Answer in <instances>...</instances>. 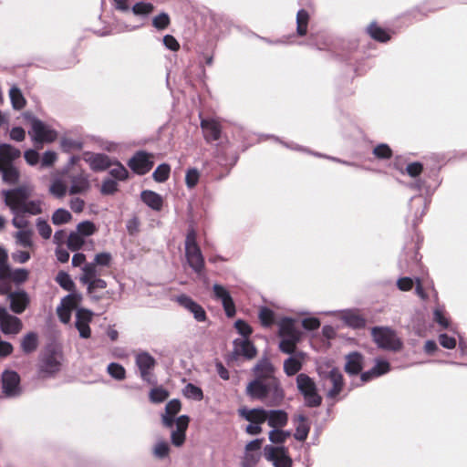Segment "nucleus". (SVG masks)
Segmentation results:
<instances>
[{
  "label": "nucleus",
  "mask_w": 467,
  "mask_h": 467,
  "mask_svg": "<svg viewBox=\"0 0 467 467\" xmlns=\"http://www.w3.org/2000/svg\"><path fill=\"white\" fill-rule=\"evenodd\" d=\"M234 354L235 356H244L251 359L256 355V348L254 345L247 338H236L234 340Z\"/></svg>",
  "instance_id": "obj_24"
},
{
  "label": "nucleus",
  "mask_w": 467,
  "mask_h": 467,
  "mask_svg": "<svg viewBox=\"0 0 467 467\" xmlns=\"http://www.w3.org/2000/svg\"><path fill=\"white\" fill-rule=\"evenodd\" d=\"M341 320L349 327L359 329L366 326V319L356 310H344L341 314Z\"/></svg>",
  "instance_id": "obj_28"
},
{
  "label": "nucleus",
  "mask_w": 467,
  "mask_h": 467,
  "mask_svg": "<svg viewBox=\"0 0 467 467\" xmlns=\"http://www.w3.org/2000/svg\"><path fill=\"white\" fill-rule=\"evenodd\" d=\"M320 377L323 379L329 380L332 388L327 391V397L328 399H335L343 389L344 380L343 375L337 368H331L327 372H320Z\"/></svg>",
  "instance_id": "obj_13"
},
{
  "label": "nucleus",
  "mask_w": 467,
  "mask_h": 467,
  "mask_svg": "<svg viewBox=\"0 0 467 467\" xmlns=\"http://www.w3.org/2000/svg\"><path fill=\"white\" fill-rule=\"evenodd\" d=\"M62 354L55 347H48L41 354L38 363V373L42 378L53 377L60 370Z\"/></svg>",
  "instance_id": "obj_3"
},
{
  "label": "nucleus",
  "mask_w": 467,
  "mask_h": 467,
  "mask_svg": "<svg viewBox=\"0 0 467 467\" xmlns=\"http://www.w3.org/2000/svg\"><path fill=\"white\" fill-rule=\"evenodd\" d=\"M245 392L251 400H257L265 403L269 396L268 382L265 383L263 379H254L248 383Z\"/></svg>",
  "instance_id": "obj_15"
},
{
  "label": "nucleus",
  "mask_w": 467,
  "mask_h": 467,
  "mask_svg": "<svg viewBox=\"0 0 467 467\" xmlns=\"http://www.w3.org/2000/svg\"><path fill=\"white\" fill-rule=\"evenodd\" d=\"M171 167L167 163L160 164L152 173V178L157 182H164L168 180Z\"/></svg>",
  "instance_id": "obj_50"
},
{
  "label": "nucleus",
  "mask_w": 467,
  "mask_h": 467,
  "mask_svg": "<svg viewBox=\"0 0 467 467\" xmlns=\"http://www.w3.org/2000/svg\"><path fill=\"white\" fill-rule=\"evenodd\" d=\"M296 387L303 395L306 406L316 408L321 405L322 397L317 393L315 381L308 375L300 373L296 376Z\"/></svg>",
  "instance_id": "obj_4"
},
{
  "label": "nucleus",
  "mask_w": 467,
  "mask_h": 467,
  "mask_svg": "<svg viewBox=\"0 0 467 467\" xmlns=\"http://www.w3.org/2000/svg\"><path fill=\"white\" fill-rule=\"evenodd\" d=\"M82 158L84 161L89 165V168L95 172L104 171L114 164L113 160H111L110 157L105 153L85 151Z\"/></svg>",
  "instance_id": "obj_12"
},
{
  "label": "nucleus",
  "mask_w": 467,
  "mask_h": 467,
  "mask_svg": "<svg viewBox=\"0 0 467 467\" xmlns=\"http://www.w3.org/2000/svg\"><path fill=\"white\" fill-rule=\"evenodd\" d=\"M301 368L302 363L294 357H289L284 361V371L287 376L296 375Z\"/></svg>",
  "instance_id": "obj_47"
},
{
  "label": "nucleus",
  "mask_w": 467,
  "mask_h": 467,
  "mask_svg": "<svg viewBox=\"0 0 467 467\" xmlns=\"http://www.w3.org/2000/svg\"><path fill=\"white\" fill-rule=\"evenodd\" d=\"M291 432L289 431H283L279 428H274L269 431V441L275 444H282L285 440L290 437Z\"/></svg>",
  "instance_id": "obj_51"
},
{
  "label": "nucleus",
  "mask_w": 467,
  "mask_h": 467,
  "mask_svg": "<svg viewBox=\"0 0 467 467\" xmlns=\"http://www.w3.org/2000/svg\"><path fill=\"white\" fill-rule=\"evenodd\" d=\"M196 238L197 234L195 230L192 227L189 228L187 231L184 244L185 251L193 250V248H200V246L197 244Z\"/></svg>",
  "instance_id": "obj_63"
},
{
  "label": "nucleus",
  "mask_w": 467,
  "mask_h": 467,
  "mask_svg": "<svg viewBox=\"0 0 467 467\" xmlns=\"http://www.w3.org/2000/svg\"><path fill=\"white\" fill-rule=\"evenodd\" d=\"M254 373L256 378L259 379H275L274 377L275 368L268 358L264 357L258 360L256 365L253 368Z\"/></svg>",
  "instance_id": "obj_25"
},
{
  "label": "nucleus",
  "mask_w": 467,
  "mask_h": 467,
  "mask_svg": "<svg viewBox=\"0 0 467 467\" xmlns=\"http://www.w3.org/2000/svg\"><path fill=\"white\" fill-rule=\"evenodd\" d=\"M169 397V392L161 388H154L150 392V400L153 403L163 402Z\"/></svg>",
  "instance_id": "obj_60"
},
{
  "label": "nucleus",
  "mask_w": 467,
  "mask_h": 467,
  "mask_svg": "<svg viewBox=\"0 0 467 467\" xmlns=\"http://www.w3.org/2000/svg\"><path fill=\"white\" fill-rule=\"evenodd\" d=\"M170 24V16L165 12H161L152 18V26L159 31L166 29Z\"/></svg>",
  "instance_id": "obj_55"
},
{
  "label": "nucleus",
  "mask_w": 467,
  "mask_h": 467,
  "mask_svg": "<svg viewBox=\"0 0 467 467\" xmlns=\"http://www.w3.org/2000/svg\"><path fill=\"white\" fill-rule=\"evenodd\" d=\"M20 155L21 151L14 146L7 143L0 144V156L2 159L11 162L20 157Z\"/></svg>",
  "instance_id": "obj_41"
},
{
  "label": "nucleus",
  "mask_w": 467,
  "mask_h": 467,
  "mask_svg": "<svg viewBox=\"0 0 467 467\" xmlns=\"http://www.w3.org/2000/svg\"><path fill=\"white\" fill-rule=\"evenodd\" d=\"M36 226L38 231V234L43 239H49L52 234V229L47 222L42 218L36 219Z\"/></svg>",
  "instance_id": "obj_59"
},
{
  "label": "nucleus",
  "mask_w": 467,
  "mask_h": 467,
  "mask_svg": "<svg viewBox=\"0 0 467 467\" xmlns=\"http://www.w3.org/2000/svg\"><path fill=\"white\" fill-rule=\"evenodd\" d=\"M267 423L273 428H282L286 425L288 420L287 413L282 410H268Z\"/></svg>",
  "instance_id": "obj_31"
},
{
  "label": "nucleus",
  "mask_w": 467,
  "mask_h": 467,
  "mask_svg": "<svg viewBox=\"0 0 467 467\" xmlns=\"http://www.w3.org/2000/svg\"><path fill=\"white\" fill-rule=\"evenodd\" d=\"M269 396L265 400V404L268 406H278L284 400L285 393L284 389L280 386L277 379H272L268 381Z\"/></svg>",
  "instance_id": "obj_26"
},
{
  "label": "nucleus",
  "mask_w": 467,
  "mask_h": 467,
  "mask_svg": "<svg viewBox=\"0 0 467 467\" xmlns=\"http://www.w3.org/2000/svg\"><path fill=\"white\" fill-rule=\"evenodd\" d=\"M374 156L379 160H389L392 157V150L386 143H380L373 149Z\"/></svg>",
  "instance_id": "obj_56"
},
{
  "label": "nucleus",
  "mask_w": 467,
  "mask_h": 467,
  "mask_svg": "<svg viewBox=\"0 0 467 467\" xmlns=\"http://www.w3.org/2000/svg\"><path fill=\"white\" fill-rule=\"evenodd\" d=\"M67 179L70 183L68 188L70 195L85 194L91 189L90 176L82 169L67 173Z\"/></svg>",
  "instance_id": "obj_7"
},
{
  "label": "nucleus",
  "mask_w": 467,
  "mask_h": 467,
  "mask_svg": "<svg viewBox=\"0 0 467 467\" xmlns=\"http://www.w3.org/2000/svg\"><path fill=\"white\" fill-rule=\"evenodd\" d=\"M97 228L93 222L83 221L77 225V233L81 236H90L96 232Z\"/></svg>",
  "instance_id": "obj_58"
},
{
  "label": "nucleus",
  "mask_w": 467,
  "mask_h": 467,
  "mask_svg": "<svg viewBox=\"0 0 467 467\" xmlns=\"http://www.w3.org/2000/svg\"><path fill=\"white\" fill-rule=\"evenodd\" d=\"M84 243L85 241L83 236L77 232H71L67 236V246L68 250L76 252L83 246Z\"/></svg>",
  "instance_id": "obj_48"
},
{
  "label": "nucleus",
  "mask_w": 467,
  "mask_h": 467,
  "mask_svg": "<svg viewBox=\"0 0 467 467\" xmlns=\"http://www.w3.org/2000/svg\"><path fill=\"white\" fill-rule=\"evenodd\" d=\"M72 218L71 213L63 208L56 210L52 214V223L55 225H61L68 223Z\"/></svg>",
  "instance_id": "obj_52"
},
{
  "label": "nucleus",
  "mask_w": 467,
  "mask_h": 467,
  "mask_svg": "<svg viewBox=\"0 0 467 467\" xmlns=\"http://www.w3.org/2000/svg\"><path fill=\"white\" fill-rule=\"evenodd\" d=\"M0 173L2 174L3 181L9 184H15L19 180V171L12 164L3 166L0 163Z\"/></svg>",
  "instance_id": "obj_34"
},
{
  "label": "nucleus",
  "mask_w": 467,
  "mask_h": 467,
  "mask_svg": "<svg viewBox=\"0 0 467 467\" xmlns=\"http://www.w3.org/2000/svg\"><path fill=\"white\" fill-rule=\"evenodd\" d=\"M7 297L10 301V309L16 314L23 313L29 304L28 295L24 290L15 292L10 290Z\"/></svg>",
  "instance_id": "obj_20"
},
{
  "label": "nucleus",
  "mask_w": 467,
  "mask_h": 467,
  "mask_svg": "<svg viewBox=\"0 0 467 467\" xmlns=\"http://www.w3.org/2000/svg\"><path fill=\"white\" fill-rule=\"evenodd\" d=\"M185 257L192 270L199 276H202L204 274L205 262L201 248L185 251Z\"/></svg>",
  "instance_id": "obj_19"
},
{
  "label": "nucleus",
  "mask_w": 467,
  "mask_h": 467,
  "mask_svg": "<svg viewBox=\"0 0 467 467\" xmlns=\"http://www.w3.org/2000/svg\"><path fill=\"white\" fill-rule=\"evenodd\" d=\"M22 118L31 126L28 135L35 144L51 143L57 140V132L31 111L23 112Z\"/></svg>",
  "instance_id": "obj_2"
},
{
  "label": "nucleus",
  "mask_w": 467,
  "mask_h": 467,
  "mask_svg": "<svg viewBox=\"0 0 467 467\" xmlns=\"http://www.w3.org/2000/svg\"><path fill=\"white\" fill-rule=\"evenodd\" d=\"M364 357L358 351L346 356L345 371L350 376L358 375L363 369Z\"/></svg>",
  "instance_id": "obj_23"
},
{
  "label": "nucleus",
  "mask_w": 467,
  "mask_h": 467,
  "mask_svg": "<svg viewBox=\"0 0 467 467\" xmlns=\"http://www.w3.org/2000/svg\"><path fill=\"white\" fill-rule=\"evenodd\" d=\"M49 192L57 198H62L65 196L67 192H68V190L60 179H56L52 182L49 187Z\"/></svg>",
  "instance_id": "obj_57"
},
{
  "label": "nucleus",
  "mask_w": 467,
  "mask_h": 467,
  "mask_svg": "<svg viewBox=\"0 0 467 467\" xmlns=\"http://www.w3.org/2000/svg\"><path fill=\"white\" fill-rule=\"evenodd\" d=\"M296 34L299 36H304L307 33L309 14L305 9H300L296 13Z\"/></svg>",
  "instance_id": "obj_36"
},
{
  "label": "nucleus",
  "mask_w": 467,
  "mask_h": 467,
  "mask_svg": "<svg viewBox=\"0 0 467 467\" xmlns=\"http://www.w3.org/2000/svg\"><path fill=\"white\" fill-rule=\"evenodd\" d=\"M28 275L29 272L25 268L12 270L10 265H8V269L5 271L2 278H5L8 282L11 280L16 284L20 285L27 280Z\"/></svg>",
  "instance_id": "obj_32"
},
{
  "label": "nucleus",
  "mask_w": 467,
  "mask_h": 467,
  "mask_svg": "<svg viewBox=\"0 0 467 467\" xmlns=\"http://www.w3.org/2000/svg\"><path fill=\"white\" fill-rule=\"evenodd\" d=\"M118 191V183L115 180L105 179L102 182L100 192L103 195H112Z\"/></svg>",
  "instance_id": "obj_64"
},
{
  "label": "nucleus",
  "mask_w": 467,
  "mask_h": 467,
  "mask_svg": "<svg viewBox=\"0 0 467 467\" xmlns=\"http://www.w3.org/2000/svg\"><path fill=\"white\" fill-rule=\"evenodd\" d=\"M183 394L188 399H192L197 401H200L203 399V392L201 388L195 386L192 383H188L184 389Z\"/></svg>",
  "instance_id": "obj_54"
},
{
  "label": "nucleus",
  "mask_w": 467,
  "mask_h": 467,
  "mask_svg": "<svg viewBox=\"0 0 467 467\" xmlns=\"http://www.w3.org/2000/svg\"><path fill=\"white\" fill-rule=\"evenodd\" d=\"M141 201L150 209L160 212L163 206V199L161 194L150 191L144 190L140 192Z\"/></svg>",
  "instance_id": "obj_30"
},
{
  "label": "nucleus",
  "mask_w": 467,
  "mask_h": 467,
  "mask_svg": "<svg viewBox=\"0 0 467 467\" xmlns=\"http://www.w3.org/2000/svg\"><path fill=\"white\" fill-rule=\"evenodd\" d=\"M9 97L14 109L19 110L26 106V99L20 90L16 86H13L9 90Z\"/></svg>",
  "instance_id": "obj_39"
},
{
  "label": "nucleus",
  "mask_w": 467,
  "mask_h": 467,
  "mask_svg": "<svg viewBox=\"0 0 467 467\" xmlns=\"http://www.w3.org/2000/svg\"><path fill=\"white\" fill-rule=\"evenodd\" d=\"M201 127L204 132V138L208 142L218 140L221 137V127L213 119H202Z\"/></svg>",
  "instance_id": "obj_29"
},
{
  "label": "nucleus",
  "mask_w": 467,
  "mask_h": 467,
  "mask_svg": "<svg viewBox=\"0 0 467 467\" xmlns=\"http://www.w3.org/2000/svg\"><path fill=\"white\" fill-rule=\"evenodd\" d=\"M367 30H368V35L373 39H375L379 42L385 43V42L389 41L390 38L389 33L385 29L379 26L375 22L371 23L368 26Z\"/></svg>",
  "instance_id": "obj_38"
},
{
  "label": "nucleus",
  "mask_w": 467,
  "mask_h": 467,
  "mask_svg": "<svg viewBox=\"0 0 467 467\" xmlns=\"http://www.w3.org/2000/svg\"><path fill=\"white\" fill-rule=\"evenodd\" d=\"M200 178V172L196 168H190L186 171L185 183L189 189L194 188Z\"/></svg>",
  "instance_id": "obj_62"
},
{
  "label": "nucleus",
  "mask_w": 467,
  "mask_h": 467,
  "mask_svg": "<svg viewBox=\"0 0 467 467\" xmlns=\"http://www.w3.org/2000/svg\"><path fill=\"white\" fill-rule=\"evenodd\" d=\"M430 203V200L421 195H415L410 198V213H412V225L413 227H416L419 222L420 221L421 217L424 215L428 205Z\"/></svg>",
  "instance_id": "obj_16"
},
{
  "label": "nucleus",
  "mask_w": 467,
  "mask_h": 467,
  "mask_svg": "<svg viewBox=\"0 0 467 467\" xmlns=\"http://www.w3.org/2000/svg\"><path fill=\"white\" fill-rule=\"evenodd\" d=\"M91 319V311L83 308H80L77 311L75 326L82 338H88L90 337L89 323Z\"/></svg>",
  "instance_id": "obj_21"
},
{
  "label": "nucleus",
  "mask_w": 467,
  "mask_h": 467,
  "mask_svg": "<svg viewBox=\"0 0 467 467\" xmlns=\"http://www.w3.org/2000/svg\"><path fill=\"white\" fill-rule=\"evenodd\" d=\"M259 319L262 326L268 327L274 323V312L266 306L261 307L259 311Z\"/></svg>",
  "instance_id": "obj_61"
},
{
  "label": "nucleus",
  "mask_w": 467,
  "mask_h": 467,
  "mask_svg": "<svg viewBox=\"0 0 467 467\" xmlns=\"http://www.w3.org/2000/svg\"><path fill=\"white\" fill-rule=\"evenodd\" d=\"M107 372L117 380H123L126 378L124 367L119 363L111 362L108 365Z\"/></svg>",
  "instance_id": "obj_53"
},
{
  "label": "nucleus",
  "mask_w": 467,
  "mask_h": 467,
  "mask_svg": "<svg viewBox=\"0 0 467 467\" xmlns=\"http://www.w3.org/2000/svg\"><path fill=\"white\" fill-rule=\"evenodd\" d=\"M297 420H298V424L296 425V431L294 433V438L296 441H304L306 440V438L308 436V433L310 431V426L307 422L306 416L299 415L297 417Z\"/></svg>",
  "instance_id": "obj_35"
},
{
  "label": "nucleus",
  "mask_w": 467,
  "mask_h": 467,
  "mask_svg": "<svg viewBox=\"0 0 467 467\" xmlns=\"http://www.w3.org/2000/svg\"><path fill=\"white\" fill-rule=\"evenodd\" d=\"M33 232L31 230H20L15 234L16 243L24 248H31Z\"/></svg>",
  "instance_id": "obj_44"
},
{
  "label": "nucleus",
  "mask_w": 467,
  "mask_h": 467,
  "mask_svg": "<svg viewBox=\"0 0 467 467\" xmlns=\"http://www.w3.org/2000/svg\"><path fill=\"white\" fill-rule=\"evenodd\" d=\"M62 151L69 153L73 150H80L83 148V141L69 137H63L60 140Z\"/></svg>",
  "instance_id": "obj_40"
},
{
  "label": "nucleus",
  "mask_w": 467,
  "mask_h": 467,
  "mask_svg": "<svg viewBox=\"0 0 467 467\" xmlns=\"http://www.w3.org/2000/svg\"><path fill=\"white\" fill-rule=\"evenodd\" d=\"M279 337L290 341L299 342L302 333L296 328L293 318L285 317L279 323Z\"/></svg>",
  "instance_id": "obj_18"
},
{
  "label": "nucleus",
  "mask_w": 467,
  "mask_h": 467,
  "mask_svg": "<svg viewBox=\"0 0 467 467\" xmlns=\"http://www.w3.org/2000/svg\"><path fill=\"white\" fill-rule=\"evenodd\" d=\"M181 410V401L177 399L170 400L165 406V414L162 415V423L167 428H173L176 419L174 417Z\"/></svg>",
  "instance_id": "obj_27"
},
{
  "label": "nucleus",
  "mask_w": 467,
  "mask_h": 467,
  "mask_svg": "<svg viewBox=\"0 0 467 467\" xmlns=\"http://www.w3.org/2000/svg\"><path fill=\"white\" fill-rule=\"evenodd\" d=\"M82 275L79 276V281L84 285L89 280L98 277L97 265L95 263H87L81 267Z\"/></svg>",
  "instance_id": "obj_43"
},
{
  "label": "nucleus",
  "mask_w": 467,
  "mask_h": 467,
  "mask_svg": "<svg viewBox=\"0 0 467 467\" xmlns=\"http://www.w3.org/2000/svg\"><path fill=\"white\" fill-rule=\"evenodd\" d=\"M150 158L151 155L144 150L137 151L128 161V166L133 172L144 175L153 167Z\"/></svg>",
  "instance_id": "obj_11"
},
{
  "label": "nucleus",
  "mask_w": 467,
  "mask_h": 467,
  "mask_svg": "<svg viewBox=\"0 0 467 467\" xmlns=\"http://www.w3.org/2000/svg\"><path fill=\"white\" fill-rule=\"evenodd\" d=\"M189 417L182 415L176 419L174 424L176 429L171 431V443L176 446H182L185 441V433L189 424Z\"/></svg>",
  "instance_id": "obj_22"
},
{
  "label": "nucleus",
  "mask_w": 467,
  "mask_h": 467,
  "mask_svg": "<svg viewBox=\"0 0 467 467\" xmlns=\"http://www.w3.org/2000/svg\"><path fill=\"white\" fill-rule=\"evenodd\" d=\"M38 347V337L36 332L26 334L21 340V348L24 353L30 354Z\"/></svg>",
  "instance_id": "obj_33"
},
{
  "label": "nucleus",
  "mask_w": 467,
  "mask_h": 467,
  "mask_svg": "<svg viewBox=\"0 0 467 467\" xmlns=\"http://www.w3.org/2000/svg\"><path fill=\"white\" fill-rule=\"evenodd\" d=\"M113 161L114 164L111 166L113 168L109 170L110 176L118 181H126L129 177L128 170L118 160Z\"/></svg>",
  "instance_id": "obj_46"
},
{
  "label": "nucleus",
  "mask_w": 467,
  "mask_h": 467,
  "mask_svg": "<svg viewBox=\"0 0 467 467\" xmlns=\"http://www.w3.org/2000/svg\"><path fill=\"white\" fill-rule=\"evenodd\" d=\"M265 458L271 462L275 467H292L293 461L284 446L275 447L265 445L264 448Z\"/></svg>",
  "instance_id": "obj_9"
},
{
  "label": "nucleus",
  "mask_w": 467,
  "mask_h": 467,
  "mask_svg": "<svg viewBox=\"0 0 467 467\" xmlns=\"http://www.w3.org/2000/svg\"><path fill=\"white\" fill-rule=\"evenodd\" d=\"M372 337L379 348L398 351L402 348L401 341L397 337L393 330L388 327H375L371 331Z\"/></svg>",
  "instance_id": "obj_5"
},
{
  "label": "nucleus",
  "mask_w": 467,
  "mask_h": 467,
  "mask_svg": "<svg viewBox=\"0 0 467 467\" xmlns=\"http://www.w3.org/2000/svg\"><path fill=\"white\" fill-rule=\"evenodd\" d=\"M214 298L222 302L226 317H233L236 314V308L233 297L224 286L219 284L213 285Z\"/></svg>",
  "instance_id": "obj_14"
},
{
  "label": "nucleus",
  "mask_w": 467,
  "mask_h": 467,
  "mask_svg": "<svg viewBox=\"0 0 467 467\" xmlns=\"http://www.w3.org/2000/svg\"><path fill=\"white\" fill-rule=\"evenodd\" d=\"M170 445L166 441H158L152 448V455L158 460L166 459L170 454Z\"/></svg>",
  "instance_id": "obj_45"
},
{
  "label": "nucleus",
  "mask_w": 467,
  "mask_h": 467,
  "mask_svg": "<svg viewBox=\"0 0 467 467\" xmlns=\"http://www.w3.org/2000/svg\"><path fill=\"white\" fill-rule=\"evenodd\" d=\"M2 394L6 399H16L22 394L21 378L12 369H5L1 375Z\"/></svg>",
  "instance_id": "obj_6"
},
{
  "label": "nucleus",
  "mask_w": 467,
  "mask_h": 467,
  "mask_svg": "<svg viewBox=\"0 0 467 467\" xmlns=\"http://www.w3.org/2000/svg\"><path fill=\"white\" fill-rule=\"evenodd\" d=\"M23 328L21 319L8 313L5 306H0V330L5 335H17Z\"/></svg>",
  "instance_id": "obj_10"
},
{
  "label": "nucleus",
  "mask_w": 467,
  "mask_h": 467,
  "mask_svg": "<svg viewBox=\"0 0 467 467\" xmlns=\"http://www.w3.org/2000/svg\"><path fill=\"white\" fill-rule=\"evenodd\" d=\"M176 301L180 306L190 311L198 322H203L206 320V312L203 307L192 300L189 296H178Z\"/></svg>",
  "instance_id": "obj_17"
},
{
  "label": "nucleus",
  "mask_w": 467,
  "mask_h": 467,
  "mask_svg": "<svg viewBox=\"0 0 467 467\" xmlns=\"http://www.w3.org/2000/svg\"><path fill=\"white\" fill-rule=\"evenodd\" d=\"M33 192L32 187L21 185L16 188L2 191L5 204L14 215L42 213V201L29 200Z\"/></svg>",
  "instance_id": "obj_1"
},
{
  "label": "nucleus",
  "mask_w": 467,
  "mask_h": 467,
  "mask_svg": "<svg viewBox=\"0 0 467 467\" xmlns=\"http://www.w3.org/2000/svg\"><path fill=\"white\" fill-rule=\"evenodd\" d=\"M56 282L66 291L74 292L76 285L70 275L64 271L58 272L55 278Z\"/></svg>",
  "instance_id": "obj_42"
},
{
  "label": "nucleus",
  "mask_w": 467,
  "mask_h": 467,
  "mask_svg": "<svg viewBox=\"0 0 467 467\" xmlns=\"http://www.w3.org/2000/svg\"><path fill=\"white\" fill-rule=\"evenodd\" d=\"M135 363L140 370L142 380L150 385H156L157 380L152 373L156 365L155 358L148 352H141L136 356Z\"/></svg>",
  "instance_id": "obj_8"
},
{
  "label": "nucleus",
  "mask_w": 467,
  "mask_h": 467,
  "mask_svg": "<svg viewBox=\"0 0 467 467\" xmlns=\"http://www.w3.org/2000/svg\"><path fill=\"white\" fill-rule=\"evenodd\" d=\"M153 10L154 5L151 3L143 1L136 3L131 8L132 13L140 16H147L151 14Z\"/></svg>",
  "instance_id": "obj_49"
},
{
  "label": "nucleus",
  "mask_w": 467,
  "mask_h": 467,
  "mask_svg": "<svg viewBox=\"0 0 467 467\" xmlns=\"http://www.w3.org/2000/svg\"><path fill=\"white\" fill-rule=\"evenodd\" d=\"M84 285L87 286L88 294L96 300L101 298V296L96 295L97 290L107 287V282L99 277L93 278Z\"/></svg>",
  "instance_id": "obj_37"
}]
</instances>
